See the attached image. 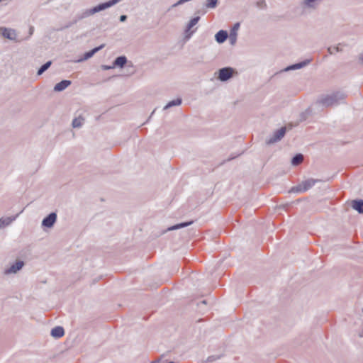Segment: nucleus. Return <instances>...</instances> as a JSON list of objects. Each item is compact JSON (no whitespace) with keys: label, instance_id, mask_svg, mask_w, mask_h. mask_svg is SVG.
Masks as SVG:
<instances>
[{"label":"nucleus","instance_id":"nucleus-1","mask_svg":"<svg viewBox=\"0 0 363 363\" xmlns=\"http://www.w3.org/2000/svg\"><path fill=\"white\" fill-rule=\"evenodd\" d=\"M346 98V94L337 91L330 94L321 95L316 101V104L321 105L324 107H329L337 105Z\"/></svg>","mask_w":363,"mask_h":363},{"label":"nucleus","instance_id":"nucleus-2","mask_svg":"<svg viewBox=\"0 0 363 363\" xmlns=\"http://www.w3.org/2000/svg\"><path fill=\"white\" fill-rule=\"evenodd\" d=\"M121 0H111L109 1L100 4L91 9H86L82 13L81 18H86L89 16H92L95 14L96 13H98L99 11H104L106 9H108L111 7L112 6L116 4Z\"/></svg>","mask_w":363,"mask_h":363},{"label":"nucleus","instance_id":"nucleus-3","mask_svg":"<svg viewBox=\"0 0 363 363\" xmlns=\"http://www.w3.org/2000/svg\"><path fill=\"white\" fill-rule=\"evenodd\" d=\"M324 0H302L301 6L304 10L315 11L318 9Z\"/></svg>","mask_w":363,"mask_h":363},{"label":"nucleus","instance_id":"nucleus-4","mask_svg":"<svg viewBox=\"0 0 363 363\" xmlns=\"http://www.w3.org/2000/svg\"><path fill=\"white\" fill-rule=\"evenodd\" d=\"M286 128L282 127L280 129L275 131L273 135L267 140V142H266L267 144L271 145V144H273V143H275L279 141L284 136V135L286 133Z\"/></svg>","mask_w":363,"mask_h":363},{"label":"nucleus","instance_id":"nucleus-5","mask_svg":"<svg viewBox=\"0 0 363 363\" xmlns=\"http://www.w3.org/2000/svg\"><path fill=\"white\" fill-rule=\"evenodd\" d=\"M57 221L56 213H50L42 221V227L47 228H52Z\"/></svg>","mask_w":363,"mask_h":363},{"label":"nucleus","instance_id":"nucleus-6","mask_svg":"<svg viewBox=\"0 0 363 363\" xmlns=\"http://www.w3.org/2000/svg\"><path fill=\"white\" fill-rule=\"evenodd\" d=\"M0 33L5 38L16 40V33L14 29L1 27L0 28Z\"/></svg>","mask_w":363,"mask_h":363},{"label":"nucleus","instance_id":"nucleus-7","mask_svg":"<svg viewBox=\"0 0 363 363\" xmlns=\"http://www.w3.org/2000/svg\"><path fill=\"white\" fill-rule=\"evenodd\" d=\"M233 73V69L230 67L222 68L219 70L218 79L222 82L227 81L232 77Z\"/></svg>","mask_w":363,"mask_h":363},{"label":"nucleus","instance_id":"nucleus-8","mask_svg":"<svg viewBox=\"0 0 363 363\" xmlns=\"http://www.w3.org/2000/svg\"><path fill=\"white\" fill-rule=\"evenodd\" d=\"M24 265V262L23 261H17L16 263L12 264L9 268L5 270V274H14L18 271L22 269Z\"/></svg>","mask_w":363,"mask_h":363},{"label":"nucleus","instance_id":"nucleus-9","mask_svg":"<svg viewBox=\"0 0 363 363\" xmlns=\"http://www.w3.org/2000/svg\"><path fill=\"white\" fill-rule=\"evenodd\" d=\"M239 28H240V23H236L233 26V28L230 30L229 39H230V43L232 45H234L236 43L237 36H238V30Z\"/></svg>","mask_w":363,"mask_h":363},{"label":"nucleus","instance_id":"nucleus-10","mask_svg":"<svg viewBox=\"0 0 363 363\" xmlns=\"http://www.w3.org/2000/svg\"><path fill=\"white\" fill-rule=\"evenodd\" d=\"M23 211H21L19 213L13 217H6V218H0V228H4L6 225H9L11 224L13 220L16 219V218L18 216V215L22 213Z\"/></svg>","mask_w":363,"mask_h":363},{"label":"nucleus","instance_id":"nucleus-11","mask_svg":"<svg viewBox=\"0 0 363 363\" xmlns=\"http://www.w3.org/2000/svg\"><path fill=\"white\" fill-rule=\"evenodd\" d=\"M318 182H320V180L314 179H308L307 180H305L301 182L303 188L302 189H303L304 191H306Z\"/></svg>","mask_w":363,"mask_h":363},{"label":"nucleus","instance_id":"nucleus-12","mask_svg":"<svg viewBox=\"0 0 363 363\" xmlns=\"http://www.w3.org/2000/svg\"><path fill=\"white\" fill-rule=\"evenodd\" d=\"M71 84V82L69 80H62L60 82L55 84L54 87L55 91H62L65 90Z\"/></svg>","mask_w":363,"mask_h":363},{"label":"nucleus","instance_id":"nucleus-13","mask_svg":"<svg viewBox=\"0 0 363 363\" xmlns=\"http://www.w3.org/2000/svg\"><path fill=\"white\" fill-rule=\"evenodd\" d=\"M311 60H306L301 62L294 64L285 69L286 71L301 69L311 62Z\"/></svg>","mask_w":363,"mask_h":363},{"label":"nucleus","instance_id":"nucleus-14","mask_svg":"<svg viewBox=\"0 0 363 363\" xmlns=\"http://www.w3.org/2000/svg\"><path fill=\"white\" fill-rule=\"evenodd\" d=\"M228 36V33L225 30H221L216 34L215 38L218 43H223L226 40Z\"/></svg>","mask_w":363,"mask_h":363},{"label":"nucleus","instance_id":"nucleus-15","mask_svg":"<svg viewBox=\"0 0 363 363\" xmlns=\"http://www.w3.org/2000/svg\"><path fill=\"white\" fill-rule=\"evenodd\" d=\"M51 335L55 338H60L65 334V331L62 327L57 326L52 329Z\"/></svg>","mask_w":363,"mask_h":363},{"label":"nucleus","instance_id":"nucleus-16","mask_svg":"<svg viewBox=\"0 0 363 363\" xmlns=\"http://www.w3.org/2000/svg\"><path fill=\"white\" fill-rule=\"evenodd\" d=\"M127 62V58L125 56L118 57L113 63V67H123Z\"/></svg>","mask_w":363,"mask_h":363},{"label":"nucleus","instance_id":"nucleus-17","mask_svg":"<svg viewBox=\"0 0 363 363\" xmlns=\"http://www.w3.org/2000/svg\"><path fill=\"white\" fill-rule=\"evenodd\" d=\"M104 47V45L99 46V47H97V48H94L93 50L89 51V52H86L84 55V57L82 59L79 60V62H81V61H83V60H86L88 59H89L90 57H91L96 52H97L99 50H100L102 48Z\"/></svg>","mask_w":363,"mask_h":363},{"label":"nucleus","instance_id":"nucleus-18","mask_svg":"<svg viewBox=\"0 0 363 363\" xmlns=\"http://www.w3.org/2000/svg\"><path fill=\"white\" fill-rule=\"evenodd\" d=\"M352 208L359 213H363V200H356L352 201Z\"/></svg>","mask_w":363,"mask_h":363},{"label":"nucleus","instance_id":"nucleus-19","mask_svg":"<svg viewBox=\"0 0 363 363\" xmlns=\"http://www.w3.org/2000/svg\"><path fill=\"white\" fill-rule=\"evenodd\" d=\"M200 19V17L199 16H196V17H194L193 18H191L190 20V21L189 22V23L187 24L186 26V32H189L191 30V29L195 26L197 24V23L199 22Z\"/></svg>","mask_w":363,"mask_h":363},{"label":"nucleus","instance_id":"nucleus-20","mask_svg":"<svg viewBox=\"0 0 363 363\" xmlns=\"http://www.w3.org/2000/svg\"><path fill=\"white\" fill-rule=\"evenodd\" d=\"M182 99L181 98H177V99L175 100H172L171 101H169L164 107V110H167L172 106H179L182 104Z\"/></svg>","mask_w":363,"mask_h":363},{"label":"nucleus","instance_id":"nucleus-21","mask_svg":"<svg viewBox=\"0 0 363 363\" xmlns=\"http://www.w3.org/2000/svg\"><path fill=\"white\" fill-rule=\"evenodd\" d=\"M303 160V156L301 154H297L291 160V164L294 166L300 164Z\"/></svg>","mask_w":363,"mask_h":363},{"label":"nucleus","instance_id":"nucleus-22","mask_svg":"<svg viewBox=\"0 0 363 363\" xmlns=\"http://www.w3.org/2000/svg\"><path fill=\"white\" fill-rule=\"evenodd\" d=\"M192 223H193V221L182 223L173 225L172 227H169L168 228V230H177V229H179V228H184V227L189 226V225H190Z\"/></svg>","mask_w":363,"mask_h":363},{"label":"nucleus","instance_id":"nucleus-23","mask_svg":"<svg viewBox=\"0 0 363 363\" xmlns=\"http://www.w3.org/2000/svg\"><path fill=\"white\" fill-rule=\"evenodd\" d=\"M84 121V118H82L81 116L76 118L72 121V126L74 128H80L82 125Z\"/></svg>","mask_w":363,"mask_h":363},{"label":"nucleus","instance_id":"nucleus-24","mask_svg":"<svg viewBox=\"0 0 363 363\" xmlns=\"http://www.w3.org/2000/svg\"><path fill=\"white\" fill-rule=\"evenodd\" d=\"M52 62L48 61L45 64H44L43 66L40 67V68L38 71V75H41L44 72H45L51 65Z\"/></svg>","mask_w":363,"mask_h":363},{"label":"nucleus","instance_id":"nucleus-25","mask_svg":"<svg viewBox=\"0 0 363 363\" xmlns=\"http://www.w3.org/2000/svg\"><path fill=\"white\" fill-rule=\"evenodd\" d=\"M340 45H341V44H339L338 45H337V46H334V47H329V48H328V52H329L330 55H333V54H334L335 52H342V49L341 48Z\"/></svg>","mask_w":363,"mask_h":363},{"label":"nucleus","instance_id":"nucleus-26","mask_svg":"<svg viewBox=\"0 0 363 363\" xmlns=\"http://www.w3.org/2000/svg\"><path fill=\"white\" fill-rule=\"evenodd\" d=\"M302 184H299L298 185L296 186H293L289 191V193H300V192H305L303 189H302Z\"/></svg>","mask_w":363,"mask_h":363},{"label":"nucleus","instance_id":"nucleus-27","mask_svg":"<svg viewBox=\"0 0 363 363\" xmlns=\"http://www.w3.org/2000/svg\"><path fill=\"white\" fill-rule=\"evenodd\" d=\"M218 0H208L206 4L208 8H215L217 6Z\"/></svg>","mask_w":363,"mask_h":363},{"label":"nucleus","instance_id":"nucleus-28","mask_svg":"<svg viewBox=\"0 0 363 363\" xmlns=\"http://www.w3.org/2000/svg\"><path fill=\"white\" fill-rule=\"evenodd\" d=\"M257 6L260 8V9H265L267 5H266V3L264 0H260L259 1L257 2Z\"/></svg>","mask_w":363,"mask_h":363},{"label":"nucleus","instance_id":"nucleus-29","mask_svg":"<svg viewBox=\"0 0 363 363\" xmlns=\"http://www.w3.org/2000/svg\"><path fill=\"white\" fill-rule=\"evenodd\" d=\"M101 68H102L104 70H108V69H113V68H115V67H113V65H111V66L102 65V66H101Z\"/></svg>","mask_w":363,"mask_h":363},{"label":"nucleus","instance_id":"nucleus-30","mask_svg":"<svg viewBox=\"0 0 363 363\" xmlns=\"http://www.w3.org/2000/svg\"><path fill=\"white\" fill-rule=\"evenodd\" d=\"M126 19H127V16H126L125 15H122V16H121V17H120V21H121V22L125 21Z\"/></svg>","mask_w":363,"mask_h":363},{"label":"nucleus","instance_id":"nucleus-31","mask_svg":"<svg viewBox=\"0 0 363 363\" xmlns=\"http://www.w3.org/2000/svg\"><path fill=\"white\" fill-rule=\"evenodd\" d=\"M359 60L363 63V53L359 55Z\"/></svg>","mask_w":363,"mask_h":363},{"label":"nucleus","instance_id":"nucleus-32","mask_svg":"<svg viewBox=\"0 0 363 363\" xmlns=\"http://www.w3.org/2000/svg\"><path fill=\"white\" fill-rule=\"evenodd\" d=\"M201 304H206V301H202L201 302Z\"/></svg>","mask_w":363,"mask_h":363},{"label":"nucleus","instance_id":"nucleus-33","mask_svg":"<svg viewBox=\"0 0 363 363\" xmlns=\"http://www.w3.org/2000/svg\"><path fill=\"white\" fill-rule=\"evenodd\" d=\"M30 34H32V33H33V28H30Z\"/></svg>","mask_w":363,"mask_h":363}]
</instances>
